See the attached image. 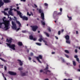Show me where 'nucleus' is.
<instances>
[{
	"mask_svg": "<svg viewBox=\"0 0 80 80\" xmlns=\"http://www.w3.org/2000/svg\"><path fill=\"white\" fill-rule=\"evenodd\" d=\"M6 17H4L3 18H2V21L3 22H0V25L2 26V24H4L5 25V28L6 30H8V29H9V28H8V26H9V25H10V21H7L6 20Z\"/></svg>",
	"mask_w": 80,
	"mask_h": 80,
	"instance_id": "nucleus-1",
	"label": "nucleus"
},
{
	"mask_svg": "<svg viewBox=\"0 0 80 80\" xmlns=\"http://www.w3.org/2000/svg\"><path fill=\"white\" fill-rule=\"evenodd\" d=\"M6 42L9 43H7V45L8 47H9V48L14 50H15V45L13 44L11 45V43H12V38H10L9 39L8 38H7Z\"/></svg>",
	"mask_w": 80,
	"mask_h": 80,
	"instance_id": "nucleus-2",
	"label": "nucleus"
},
{
	"mask_svg": "<svg viewBox=\"0 0 80 80\" xmlns=\"http://www.w3.org/2000/svg\"><path fill=\"white\" fill-rule=\"evenodd\" d=\"M17 12L18 15H19L20 18H22L23 20H28V17L25 16H22V13L18 11H17Z\"/></svg>",
	"mask_w": 80,
	"mask_h": 80,
	"instance_id": "nucleus-3",
	"label": "nucleus"
},
{
	"mask_svg": "<svg viewBox=\"0 0 80 80\" xmlns=\"http://www.w3.org/2000/svg\"><path fill=\"white\" fill-rule=\"evenodd\" d=\"M38 12L39 13H41V17L42 19L43 20H44L45 19V16H44V13L43 12V10L41 9H39Z\"/></svg>",
	"mask_w": 80,
	"mask_h": 80,
	"instance_id": "nucleus-4",
	"label": "nucleus"
},
{
	"mask_svg": "<svg viewBox=\"0 0 80 80\" xmlns=\"http://www.w3.org/2000/svg\"><path fill=\"white\" fill-rule=\"evenodd\" d=\"M62 14V12H60L58 13L57 11H55L54 12L53 14V18H55L57 16H58V15H61Z\"/></svg>",
	"mask_w": 80,
	"mask_h": 80,
	"instance_id": "nucleus-5",
	"label": "nucleus"
},
{
	"mask_svg": "<svg viewBox=\"0 0 80 80\" xmlns=\"http://www.w3.org/2000/svg\"><path fill=\"white\" fill-rule=\"evenodd\" d=\"M65 38L66 40V42L67 43L70 44V36L68 35H66L65 36Z\"/></svg>",
	"mask_w": 80,
	"mask_h": 80,
	"instance_id": "nucleus-6",
	"label": "nucleus"
},
{
	"mask_svg": "<svg viewBox=\"0 0 80 80\" xmlns=\"http://www.w3.org/2000/svg\"><path fill=\"white\" fill-rule=\"evenodd\" d=\"M30 27L32 28V30L33 32H35V31H36V30H37L38 29V26H37L36 25L33 26H31Z\"/></svg>",
	"mask_w": 80,
	"mask_h": 80,
	"instance_id": "nucleus-7",
	"label": "nucleus"
},
{
	"mask_svg": "<svg viewBox=\"0 0 80 80\" xmlns=\"http://www.w3.org/2000/svg\"><path fill=\"white\" fill-rule=\"evenodd\" d=\"M35 58H36V59L38 61V62L40 63H41L42 62L40 61L39 58L41 59H42V56L41 55H39L38 57H35Z\"/></svg>",
	"mask_w": 80,
	"mask_h": 80,
	"instance_id": "nucleus-8",
	"label": "nucleus"
},
{
	"mask_svg": "<svg viewBox=\"0 0 80 80\" xmlns=\"http://www.w3.org/2000/svg\"><path fill=\"white\" fill-rule=\"evenodd\" d=\"M12 28H13V29H15V30H17V26H16V24L14 23L13 21L12 22Z\"/></svg>",
	"mask_w": 80,
	"mask_h": 80,
	"instance_id": "nucleus-9",
	"label": "nucleus"
},
{
	"mask_svg": "<svg viewBox=\"0 0 80 80\" xmlns=\"http://www.w3.org/2000/svg\"><path fill=\"white\" fill-rule=\"evenodd\" d=\"M8 73L11 75H17L16 72H14L12 71H9Z\"/></svg>",
	"mask_w": 80,
	"mask_h": 80,
	"instance_id": "nucleus-10",
	"label": "nucleus"
},
{
	"mask_svg": "<svg viewBox=\"0 0 80 80\" xmlns=\"http://www.w3.org/2000/svg\"><path fill=\"white\" fill-rule=\"evenodd\" d=\"M4 2L5 3H10L11 2V0H3Z\"/></svg>",
	"mask_w": 80,
	"mask_h": 80,
	"instance_id": "nucleus-11",
	"label": "nucleus"
},
{
	"mask_svg": "<svg viewBox=\"0 0 80 80\" xmlns=\"http://www.w3.org/2000/svg\"><path fill=\"white\" fill-rule=\"evenodd\" d=\"M17 60L19 62L20 66H22V65H23V62L21 61L20 60L18 59Z\"/></svg>",
	"mask_w": 80,
	"mask_h": 80,
	"instance_id": "nucleus-12",
	"label": "nucleus"
},
{
	"mask_svg": "<svg viewBox=\"0 0 80 80\" xmlns=\"http://www.w3.org/2000/svg\"><path fill=\"white\" fill-rule=\"evenodd\" d=\"M4 5V3L2 1V0H0V8H1V7L3 6Z\"/></svg>",
	"mask_w": 80,
	"mask_h": 80,
	"instance_id": "nucleus-13",
	"label": "nucleus"
},
{
	"mask_svg": "<svg viewBox=\"0 0 80 80\" xmlns=\"http://www.w3.org/2000/svg\"><path fill=\"white\" fill-rule=\"evenodd\" d=\"M16 23L18 24L19 25V27H21L22 26V24H21V23H20V22L18 21H16Z\"/></svg>",
	"mask_w": 80,
	"mask_h": 80,
	"instance_id": "nucleus-14",
	"label": "nucleus"
},
{
	"mask_svg": "<svg viewBox=\"0 0 80 80\" xmlns=\"http://www.w3.org/2000/svg\"><path fill=\"white\" fill-rule=\"evenodd\" d=\"M18 45L19 46H22L23 45V43L22 42H18Z\"/></svg>",
	"mask_w": 80,
	"mask_h": 80,
	"instance_id": "nucleus-15",
	"label": "nucleus"
},
{
	"mask_svg": "<svg viewBox=\"0 0 80 80\" xmlns=\"http://www.w3.org/2000/svg\"><path fill=\"white\" fill-rule=\"evenodd\" d=\"M38 40L39 42H41L42 40L43 41V39L42 38H40L38 39Z\"/></svg>",
	"mask_w": 80,
	"mask_h": 80,
	"instance_id": "nucleus-16",
	"label": "nucleus"
},
{
	"mask_svg": "<svg viewBox=\"0 0 80 80\" xmlns=\"http://www.w3.org/2000/svg\"><path fill=\"white\" fill-rule=\"evenodd\" d=\"M44 33L45 34L47 37H49V34H48V33H47V32H44Z\"/></svg>",
	"mask_w": 80,
	"mask_h": 80,
	"instance_id": "nucleus-17",
	"label": "nucleus"
},
{
	"mask_svg": "<svg viewBox=\"0 0 80 80\" xmlns=\"http://www.w3.org/2000/svg\"><path fill=\"white\" fill-rule=\"evenodd\" d=\"M0 59L1 60H2V62H7V60H5L3 59H2V58H0Z\"/></svg>",
	"mask_w": 80,
	"mask_h": 80,
	"instance_id": "nucleus-18",
	"label": "nucleus"
},
{
	"mask_svg": "<svg viewBox=\"0 0 80 80\" xmlns=\"http://www.w3.org/2000/svg\"><path fill=\"white\" fill-rule=\"evenodd\" d=\"M36 44L37 45H38V46H41L42 44L41 43H38V42H36Z\"/></svg>",
	"mask_w": 80,
	"mask_h": 80,
	"instance_id": "nucleus-19",
	"label": "nucleus"
},
{
	"mask_svg": "<svg viewBox=\"0 0 80 80\" xmlns=\"http://www.w3.org/2000/svg\"><path fill=\"white\" fill-rule=\"evenodd\" d=\"M33 36L32 35H30L29 36V38L30 40H33Z\"/></svg>",
	"mask_w": 80,
	"mask_h": 80,
	"instance_id": "nucleus-20",
	"label": "nucleus"
},
{
	"mask_svg": "<svg viewBox=\"0 0 80 80\" xmlns=\"http://www.w3.org/2000/svg\"><path fill=\"white\" fill-rule=\"evenodd\" d=\"M41 22L42 23V25H45V23L43 22V21H41Z\"/></svg>",
	"mask_w": 80,
	"mask_h": 80,
	"instance_id": "nucleus-21",
	"label": "nucleus"
},
{
	"mask_svg": "<svg viewBox=\"0 0 80 80\" xmlns=\"http://www.w3.org/2000/svg\"><path fill=\"white\" fill-rule=\"evenodd\" d=\"M72 63L74 66H76V62H75V61H72Z\"/></svg>",
	"mask_w": 80,
	"mask_h": 80,
	"instance_id": "nucleus-22",
	"label": "nucleus"
},
{
	"mask_svg": "<svg viewBox=\"0 0 80 80\" xmlns=\"http://www.w3.org/2000/svg\"><path fill=\"white\" fill-rule=\"evenodd\" d=\"M8 13L9 14V15H13V14L12 13V12L11 11H9L8 12Z\"/></svg>",
	"mask_w": 80,
	"mask_h": 80,
	"instance_id": "nucleus-23",
	"label": "nucleus"
},
{
	"mask_svg": "<svg viewBox=\"0 0 80 80\" xmlns=\"http://www.w3.org/2000/svg\"><path fill=\"white\" fill-rule=\"evenodd\" d=\"M43 42H44V43H45V44L46 45H48V44H47V41H46L45 40H43Z\"/></svg>",
	"mask_w": 80,
	"mask_h": 80,
	"instance_id": "nucleus-24",
	"label": "nucleus"
},
{
	"mask_svg": "<svg viewBox=\"0 0 80 80\" xmlns=\"http://www.w3.org/2000/svg\"><path fill=\"white\" fill-rule=\"evenodd\" d=\"M67 17L68 18H69V20H71L72 18V17H69V16H68V15H67Z\"/></svg>",
	"mask_w": 80,
	"mask_h": 80,
	"instance_id": "nucleus-25",
	"label": "nucleus"
},
{
	"mask_svg": "<svg viewBox=\"0 0 80 80\" xmlns=\"http://www.w3.org/2000/svg\"><path fill=\"white\" fill-rule=\"evenodd\" d=\"M47 75L48 76H51V75L52 76V75H53V73H51L49 74H48Z\"/></svg>",
	"mask_w": 80,
	"mask_h": 80,
	"instance_id": "nucleus-26",
	"label": "nucleus"
},
{
	"mask_svg": "<svg viewBox=\"0 0 80 80\" xmlns=\"http://www.w3.org/2000/svg\"><path fill=\"white\" fill-rule=\"evenodd\" d=\"M76 61H77V62H78L80 63V60H79V58H76Z\"/></svg>",
	"mask_w": 80,
	"mask_h": 80,
	"instance_id": "nucleus-27",
	"label": "nucleus"
},
{
	"mask_svg": "<svg viewBox=\"0 0 80 80\" xmlns=\"http://www.w3.org/2000/svg\"><path fill=\"white\" fill-rule=\"evenodd\" d=\"M64 52L66 53H69V51H68V50H65Z\"/></svg>",
	"mask_w": 80,
	"mask_h": 80,
	"instance_id": "nucleus-28",
	"label": "nucleus"
},
{
	"mask_svg": "<svg viewBox=\"0 0 80 80\" xmlns=\"http://www.w3.org/2000/svg\"><path fill=\"white\" fill-rule=\"evenodd\" d=\"M18 70H23V68H22V67L19 68H18Z\"/></svg>",
	"mask_w": 80,
	"mask_h": 80,
	"instance_id": "nucleus-29",
	"label": "nucleus"
},
{
	"mask_svg": "<svg viewBox=\"0 0 80 80\" xmlns=\"http://www.w3.org/2000/svg\"><path fill=\"white\" fill-rule=\"evenodd\" d=\"M48 65H47V67L44 69V70H48Z\"/></svg>",
	"mask_w": 80,
	"mask_h": 80,
	"instance_id": "nucleus-30",
	"label": "nucleus"
},
{
	"mask_svg": "<svg viewBox=\"0 0 80 80\" xmlns=\"http://www.w3.org/2000/svg\"><path fill=\"white\" fill-rule=\"evenodd\" d=\"M22 33H26L27 32V31L26 30H23L22 31Z\"/></svg>",
	"mask_w": 80,
	"mask_h": 80,
	"instance_id": "nucleus-31",
	"label": "nucleus"
},
{
	"mask_svg": "<svg viewBox=\"0 0 80 80\" xmlns=\"http://www.w3.org/2000/svg\"><path fill=\"white\" fill-rule=\"evenodd\" d=\"M3 13L5 15H7V13H6L5 11H3Z\"/></svg>",
	"mask_w": 80,
	"mask_h": 80,
	"instance_id": "nucleus-32",
	"label": "nucleus"
},
{
	"mask_svg": "<svg viewBox=\"0 0 80 80\" xmlns=\"http://www.w3.org/2000/svg\"><path fill=\"white\" fill-rule=\"evenodd\" d=\"M27 15L29 16H31V14H29V12H28L27 13Z\"/></svg>",
	"mask_w": 80,
	"mask_h": 80,
	"instance_id": "nucleus-33",
	"label": "nucleus"
},
{
	"mask_svg": "<svg viewBox=\"0 0 80 80\" xmlns=\"http://www.w3.org/2000/svg\"><path fill=\"white\" fill-rule=\"evenodd\" d=\"M74 57L75 58H78V56H77V55H75L74 56Z\"/></svg>",
	"mask_w": 80,
	"mask_h": 80,
	"instance_id": "nucleus-34",
	"label": "nucleus"
},
{
	"mask_svg": "<svg viewBox=\"0 0 80 80\" xmlns=\"http://www.w3.org/2000/svg\"><path fill=\"white\" fill-rule=\"evenodd\" d=\"M25 75H26V74L25 73H23L22 74V76H25Z\"/></svg>",
	"mask_w": 80,
	"mask_h": 80,
	"instance_id": "nucleus-35",
	"label": "nucleus"
},
{
	"mask_svg": "<svg viewBox=\"0 0 80 80\" xmlns=\"http://www.w3.org/2000/svg\"><path fill=\"white\" fill-rule=\"evenodd\" d=\"M40 72H43L44 73H45V72H43V71L42 70H40Z\"/></svg>",
	"mask_w": 80,
	"mask_h": 80,
	"instance_id": "nucleus-36",
	"label": "nucleus"
},
{
	"mask_svg": "<svg viewBox=\"0 0 80 80\" xmlns=\"http://www.w3.org/2000/svg\"><path fill=\"white\" fill-rule=\"evenodd\" d=\"M75 53H76L78 52V51L77 50V49H75Z\"/></svg>",
	"mask_w": 80,
	"mask_h": 80,
	"instance_id": "nucleus-37",
	"label": "nucleus"
},
{
	"mask_svg": "<svg viewBox=\"0 0 80 80\" xmlns=\"http://www.w3.org/2000/svg\"><path fill=\"white\" fill-rule=\"evenodd\" d=\"M4 69L6 71V70H7V66H4Z\"/></svg>",
	"mask_w": 80,
	"mask_h": 80,
	"instance_id": "nucleus-38",
	"label": "nucleus"
},
{
	"mask_svg": "<svg viewBox=\"0 0 80 80\" xmlns=\"http://www.w3.org/2000/svg\"><path fill=\"white\" fill-rule=\"evenodd\" d=\"M58 34L59 35H60V31H58Z\"/></svg>",
	"mask_w": 80,
	"mask_h": 80,
	"instance_id": "nucleus-39",
	"label": "nucleus"
},
{
	"mask_svg": "<svg viewBox=\"0 0 80 80\" xmlns=\"http://www.w3.org/2000/svg\"><path fill=\"white\" fill-rule=\"evenodd\" d=\"M39 37L40 38H42L43 37H42V35L40 34L39 35Z\"/></svg>",
	"mask_w": 80,
	"mask_h": 80,
	"instance_id": "nucleus-40",
	"label": "nucleus"
},
{
	"mask_svg": "<svg viewBox=\"0 0 80 80\" xmlns=\"http://www.w3.org/2000/svg\"><path fill=\"white\" fill-rule=\"evenodd\" d=\"M65 56H66V57L67 58H69V56H68V55H66V54H65Z\"/></svg>",
	"mask_w": 80,
	"mask_h": 80,
	"instance_id": "nucleus-41",
	"label": "nucleus"
},
{
	"mask_svg": "<svg viewBox=\"0 0 80 80\" xmlns=\"http://www.w3.org/2000/svg\"><path fill=\"white\" fill-rule=\"evenodd\" d=\"M21 2H26V0H20Z\"/></svg>",
	"mask_w": 80,
	"mask_h": 80,
	"instance_id": "nucleus-42",
	"label": "nucleus"
},
{
	"mask_svg": "<svg viewBox=\"0 0 80 80\" xmlns=\"http://www.w3.org/2000/svg\"><path fill=\"white\" fill-rule=\"evenodd\" d=\"M44 5L45 6H47L48 5V4H47V3H45L44 4Z\"/></svg>",
	"mask_w": 80,
	"mask_h": 80,
	"instance_id": "nucleus-43",
	"label": "nucleus"
},
{
	"mask_svg": "<svg viewBox=\"0 0 80 80\" xmlns=\"http://www.w3.org/2000/svg\"><path fill=\"white\" fill-rule=\"evenodd\" d=\"M60 12H62V8H60Z\"/></svg>",
	"mask_w": 80,
	"mask_h": 80,
	"instance_id": "nucleus-44",
	"label": "nucleus"
},
{
	"mask_svg": "<svg viewBox=\"0 0 80 80\" xmlns=\"http://www.w3.org/2000/svg\"><path fill=\"white\" fill-rule=\"evenodd\" d=\"M8 10V8H6L4 9V11H6V10Z\"/></svg>",
	"mask_w": 80,
	"mask_h": 80,
	"instance_id": "nucleus-45",
	"label": "nucleus"
},
{
	"mask_svg": "<svg viewBox=\"0 0 80 80\" xmlns=\"http://www.w3.org/2000/svg\"><path fill=\"white\" fill-rule=\"evenodd\" d=\"M48 30L49 32H51V29H50V28H49L48 29Z\"/></svg>",
	"mask_w": 80,
	"mask_h": 80,
	"instance_id": "nucleus-46",
	"label": "nucleus"
},
{
	"mask_svg": "<svg viewBox=\"0 0 80 80\" xmlns=\"http://www.w3.org/2000/svg\"><path fill=\"white\" fill-rule=\"evenodd\" d=\"M55 38H56L57 40H58V37H57V36H55Z\"/></svg>",
	"mask_w": 80,
	"mask_h": 80,
	"instance_id": "nucleus-47",
	"label": "nucleus"
},
{
	"mask_svg": "<svg viewBox=\"0 0 80 80\" xmlns=\"http://www.w3.org/2000/svg\"><path fill=\"white\" fill-rule=\"evenodd\" d=\"M32 40H33L34 41H36V38H33Z\"/></svg>",
	"mask_w": 80,
	"mask_h": 80,
	"instance_id": "nucleus-48",
	"label": "nucleus"
},
{
	"mask_svg": "<svg viewBox=\"0 0 80 80\" xmlns=\"http://www.w3.org/2000/svg\"><path fill=\"white\" fill-rule=\"evenodd\" d=\"M9 20H10V21H12V18H11V17H10V18Z\"/></svg>",
	"mask_w": 80,
	"mask_h": 80,
	"instance_id": "nucleus-49",
	"label": "nucleus"
},
{
	"mask_svg": "<svg viewBox=\"0 0 80 80\" xmlns=\"http://www.w3.org/2000/svg\"><path fill=\"white\" fill-rule=\"evenodd\" d=\"M14 20H17V18H16V17H14Z\"/></svg>",
	"mask_w": 80,
	"mask_h": 80,
	"instance_id": "nucleus-50",
	"label": "nucleus"
},
{
	"mask_svg": "<svg viewBox=\"0 0 80 80\" xmlns=\"http://www.w3.org/2000/svg\"><path fill=\"white\" fill-rule=\"evenodd\" d=\"M28 59L29 60H32V58L30 57H29Z\"/></svg>",
	"mask_w": 80,
	"mask_h": 80,
	"instance_id": "nucleus-51",
	"label": "nucleus"
},
{
	"mask_svg": "<svg viewBox=\"0 0 80 80\" xmlns=\"http://www.w3.org/2000/svg\"><path fill=\"white\" fill-rule=\"evenodd\" d=\"M20 28H18L17 29V31H18V30H20Z\"/></svg>",
	"mask_w": 80,
	"mask_h": 80,
	"instance_id": "nucleus-52",
	"label": "nucleus"
},
{
	"mask_svg": "<svg viewBox=\"0 0 80 80\" xmlns=\"http://www.w3.org/2000/svg\"><path fill=\"white\" fill-rule=\"evenodd\" d=\"M34 6L35 7H36V8H37V5H36V4H34Z\"/></svg>",
	"mask_w": 80,
	"mask_h": 80,
	"instance_id": "nucleus-53",
	"label": "nucleus"
},
{
	"mask_svg": "<svg viewBox=\"0 0 80 80\" xmlns=\"http://www.w3.org/2000/svg\"><path fill=\"white\" fill-rule=\"evenodd\" d=\"M17 10H19V7H17Z\"/></svg>",
	"mask_w": 80,
	"mask_h": 80,
	"instance_id": "nucleus-54",
	"label": "nucleus"
},
{
	"mask_svg": "<svg viewBox=\"0 0 80 80\" xmlns=\"http://www.w3.org/2000/svg\"><path fill=\"white\" fill-rule=\"evenodd\" d=\"M47 72H49V73H50V71L49 70H47Z\"/></svg>",
	"mask_w": 80,
	"mask_h": 80,
	"instance_id": "nucleus-55",
	"label": "nucleus"
},
{
	"mask_svg": "<svg viewBox=\"0 0 80 80\" xmlns=\"http://www.w3.org/2000/svg\"><path fill=\"white\" fill-rule=\"evenodd\" d=\"M76 34H78V31H76Z\"/></svg>",
	"mask_w": 80,
	"mask_h": 80,
	"instance_id": "nucleus-56",
	"label": "nucleus"
},
{
	"mask_svg": "<svg viewBox=\"0 0 80 80\" xmlns=\"http://www.w3.org/2000/svg\"><path fill=\"white\" fill-rule=\"evenodd\" d=\"M54 53H55V52H52V54H54Z\"/></svg>",
	"mask_w": 80,
	"mask_h": 80,
	"instance_id": "nucleus-57",
	"label": "nucleus"
},
{
	"mask_svg": "<svg viewBox=\"0 0 80 80\" xmlns=\"http://www.w3.org/2000/svg\"><path fill=\"white\" fill-rule=\"evenodd\" d=\"M63 31H64V30H63V29H62L61 30L62 32H63Z\"/></svg>",
	"mask_w": 80,
	"mask_h": 80,
	"instance_id": "nucleus-58",
	"label": "nucleus"
},
{
	"mask_svg": "<svg viewBox=\"0 0 80 80\" xmlns=\"http://www.w3.org/2000/svg\"><path fill=\"white\" fill-rule=\"evenodd\" d=\"M78 72H80V69H78Z\"/></svg>",
	"mask_w": 80,
	"mask_h": 80,
	"instance_id": "nucleus-59",
	"label": "nucleus"
},
{
	"mask_svg": "<svg viewBox=\"0 0 80 80\" xmlns=\"http://www.w3.org/2000/svg\"><path fill=\"white\" fill-rule=\"evenodd\" d=\"M12 9H11V8L10 9V11H11H11H12Z\"/></svg>",
	"mask_w": 80,
	"mask_h": 80,
	"instance_id": "nucleus-60",
	"label": "nucleus"
},
{
	"mask_svg": "<svg viewBox=\"0 0 80 80\" xmlns=\"http://www.w3.org/2000/svg\"><path fill=\"white\" fill-rule=\"evenodd\" d=\"M33 55V53H31V56H32V55Z\"/></svg>",
	"mask_w": 80,
	"mask_h": 80,
	"instance_id": "nucleus-61",
	"label": "nucleus"
},
{
	"mask_svg": "<svg viewBox=\"0 0 80 80\" xmlns=\"http://www.w3.org/2000/svg\"><path fill=\"white\" fill-rule=\"evenodd\" d=\"M44 80H49L48 78H46L44 79Z\"/></svg>",
	"mask_w": 80,
	"mask_h": 80,
	"instance_id": "nucleus-62",
	"label": "nucleus"
},
{
	"mask_svg": "<svg viewBox=\"0 0 80 80\" xmlns=\"http://www.w3.org/2000/svg\"><path fill=\"white\" fill-rule=\"evenodd\" d=\"M67 80H72V79H67Z\"/></svg>",
	"mask_w": 80,
	"mask_h": 80,
	"instance_id": "nucleus-63",
	"label": "nucleus"
},
{
	"mask_svg": "<svg viewBox=\"0 0 80 80\" xmlns=\"http://www.w3.org/2000/svg\"><path fill=\"white\" fill-rule=\"evenodd\" d=\"M62 62H65V60H64V59H63Z\"/></svg>",
	"mask_w": 80,
	"mask_h": 80,
	"instance_id": "nucleus-64",
	"label": "nucleus"
}]
</instances>
